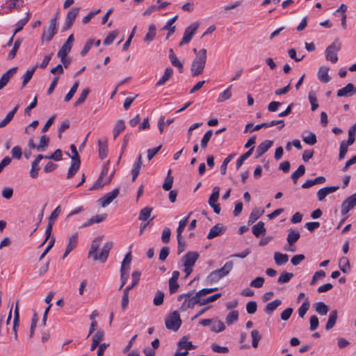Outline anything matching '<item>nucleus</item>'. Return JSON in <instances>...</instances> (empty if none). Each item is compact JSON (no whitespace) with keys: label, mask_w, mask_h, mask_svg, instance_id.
<instances>
[{"label":"nucleus","mask_w":356,"mask_h":356,"mask_svg":"<svg viewBox=\"0 0 356 356\" xmlns=\"http://www.w3.org/2000/svg\"><path fill=\"white\" fill-rule=\"evenodd\" d=\"M102 241V236H98L92 241L90 250L88 252V257L92 258L94 261L99 260V261L104 263L106 261L108 257L109 252L113 247V243L111 241L106 242L104 244L101 250V252L99 254H97V251L99 248Z\"/></svg>","instance_id":"1"},{"label":"nucleus","mask_w":356,"mask_h":356,"mask_svg":"<svg viewBox=\"0 0 356 356\" xmlns=\"http://www.w3.org/2000/svg\"><path fill=\"white\" fill-rule=\"evenodd\" d=\"M207 61V49H202L198 51L197 56L193 59L191 67V73L192 76H197L201 74L205 67Z\"/></svg>","instance_id":"2"},{"label":"nucleus","mask_w":356,"mask_h":356,"mask_svg":"<svg viewBox=\"0 0 356 356\" xmlns=\"http://www.w3.org/2000/svg\"><path fill=\"white\" fill-rule=\"evenodd\" d=\"M234 262L232 261H227L222 268L210 273L207 277L208 281L211 283L217 282L221 278L227 275L232 270Z\"/></svg>","instance_id":"3"},{"label":"nucleus","mask_w":356,"mask_h":356,"mask_svg":"<svg viewBox=\"0 0 356 356\" xmlns=\"http://www.w3.org/2000/svg\"><path fill=\"white\" fill-rule=\"evenodd\" d=\"M140 273L139 271H134L132 273L133 285H129L124 289L121 302L122 310H125L127 309L129 302V293L133 288H134L138 284L140 281Z\"/></svg>","instance_id":"4"},{"label":"nucleus","mask_w":356,"mask_h":356,"mask_svg":"<svg viewBox=\"0 0 356 356\" xmlns=\"http://www.w3.org/2000/svg\"><path fill=\"white\" fill-rule=\"evenodd\" d=\"M199 257V254L196 252H188L183 257L184 271L186 273V277H188L193 271V266Z\"/></svg>","instance_id":"5"},{"label":"nucleus","mask_w":356,"mask_h":356,"mask_svg":"<svg viewBox=\"0 0 356 356\" xmlns=\"http://www.w3.org/2000/svg\"><path fill=\"white\" fill-rule=\"evenodd\" d=\"M165 324L168 330L177 331L181 325V320L178 312L175 311L169 314L165 320Z\"/></svg>","instance_id":"6"},{"label":"nucleus","mask_w":356,"mask_h":356,"mask_svg":"<svg viewBox=\"0 0 356 356\" xmlns=\"http://www.w3.org/2000/svg\"><path fill=\"white\" fill-rule=\"evenodd\" d=\"M341 49V44L338 40H334L330 46L327 47L325 51L327 60L336 63L338 60L337 52Z\"/></svg>","instance_id":"7"},{"label":"nucleus","mask_w":356,"mask_h":356,"mask_svg":"<svg viewBox=\"0 0 356 356\" xmlns=\"http://www.w3.org/2000/svg\"><path fill=\"white\" fill-rule=\"evenodd\" d=\"M58 30V23L56 17L49 21V25L47 29H44L42 34V41L49 42L51 40L56 34Z\"/></svg>","instance_id":"8"},{"label":"nucleus","mask_w":356,"mask_h":356,"mask_svg":"<svg viewBox=\"0 0 356 356\" xmlns=\"http://www.w3.org/2000/svg\"><path fill=\"white\" fill-rule=\"evenodd\" d=\"M108 166L107 165H104L102 168L101 174L95 181V183L92 186V187L89 189L90 191L97 190L104 185L108 184L111 182V178L104 179V177L108 174Z\"/></svg>","instance_id":"9"},{"label":"nucleus","mask_w":356,"mask_h":356,"mask_svg":"<svg viewBox=\"0 0 356 356\" xmlns=\"http://www.w3.org/2000/svg\"><path fill=\"white\" fill-rule=\"evenodd\" d=\"M198 27L199 24L197 22L191 24L190 26L186 27L184 33L183 38L179 43V46L188 44L191 40Z\"/></svg>","instance_id":"10"},{"label":"nucleus","mask_w":356,"mask_h":356,"mask_svg":"<svg viewBox=\"0 0 356 356\" xmlns=\"http://www.w3.org/2000/svg\"><path fill=\"white\" fill-rule=\"evenodd\" d=\"M79 13V8H72L69 10L65 17V24L63 27V31H67L72 26Z\"/></svg>","instance_id":"11"},{"label":"nucleus","mask_w":356,"mask_h":356,"mask_svg":"<svg viewBox=\"0 0 356 356\" xmlns=\"http://www.w3.org/2000/svg\"><path fill=\"white\" fill-rule=\"evenodd\" d=\"M356 205V193L347 197L341 204V214L346 215Z\"/></svg>","instance_id":"12"},{"label":"nucleus","mask_w":356,"mask_h":356,"mask_svg":"<svg viewBox=\"0 0 356 356\" xmlns=\"http://www.w3.org/2000/svg\"><path fill=\"white\" fill-rule=\"evenodd\" d=\"M119 188H115L111 192L105 194L102 197L98 200V202L102 207H106L113 202L119 195Z\"/></svg>","instance_id":"13"},{"label":"nucleus","mask_w":356,"mask_h":356,"mask_svg":"<svg viewBox=\"0 0 356 356\" xmlns=\"http://www.w3.org/2000/svg\"><path fill=\"white\" fill-rule=\"evenodd\" d=\"M193 291L187 293V296L181 305V311L184 312L188 309H192L195 307V305H197L196 294L193 296Z\"/></svg>","instance_id":"14"},{"label":"nucleus","mask_w":356,"mask_h":356,"mask_svg":"<svg viewBox=\"0 0 356 356\" xmlns=\"http://www.w3.org/2000/svg\"><path fill=\"white\" fill-rule=\"evenodd\" d=\"M78 243V234L74 233L68 237V243L66 247V250L63 256V259H65L77 245Z\"/></svg>","instance_id":"15"},{"label":"nucleus","mask_w":356,"mask_h":356,"mask_svg":"<svg viewBox=\"0 0 356 356\" xmlns=\"http://www.w3.org/2000/svg\"><path fill=\"white\" fill-rule=\"evenodd\" d=\"M356 93V88L353 83H348L345 87L337 90V95L339 97H351Z\"/></svg>","instance_id":"16"},{"label":"nucleus","mask_w":356,"mask_h":356,"mask_svg":"<svg viewBox=\"0 0 356 356\" xmlns=\"http://www.w3.org/2000/svg\"><path fill=\"white\" fill-rule=\"evenodd\" d=\"M17 67H13L6 72L0 78V90L4 88L9 82L10 79L17 72Z\"/></svg>","instance_id":"17"},{"label":"nucleus","mask_w":356,"mask_h":356,"mask_svg":"<svg viewBox=\"0 0 356 356\" xmlns=\"http://www.w3.org/2000/svg\"><path fill=\"white\" fill-rule=\"evenodd\" d=\"M339 188V186H328L321 188L317 192L318 200L323 201L327 195L337 191Z\"/></svg>","instance_id":"18"},{"label":"nucleus","mask_w":356,"mask_h":356,"mask_svg":"<svg viewBox=\"0 0 356 356\" xmlns=\"http://www.w3.org/2000/svg\"><path fill=\"white\" fill-rule=\"evenodd\" d=\"M44 159V156L38 154L36 159L31 163V169L30 170V176L32 178H35L38 176V171L40 170L39 163Z\"/></svg>","instance_id":"19"},{"label":"nucleus","mask_w":356,"mask_h":356,"mask_svg":"<svg viewBox=\"0 0 356 356\" xmlns=\"http://www.w3.org/2000/svg\"><path fill=\"white\" fill-rule=\"evenodd\" d=\"M225 231V227L221 224H217L210 229L207 235L208 239H212L220 235Z\"/></svg>","instance_id":"20"},{"label":"nucleus","mask_w":356,"mask_h":356,"mask_svg":"<svg viewBox=\"0 0 356 356\" xmlns=\"http://www.w3.org/2000/svg\"><path fill=\"white\" fill-rule=\"evenodd\" d=\"M179 349H184L186 351L193 350L195 346L193 345L191 341H188L187 337L184 336L179 341L177 344Z\"/></svg>","instance_id":"21"},{"label":"nucleus","mask_w":356,"mask_h":356,"mask_svg":"<svg viewBox=\"0 0 356 356\" xmlns=\"http://www.w3.org/2000/svg\"><path fill=\"white\" fill-rule=\"evenodd\" d=\"M329 67L322 66L319 68L318 72V79L323 83H328L331 78L328 75Z\"/></svg>","instance_id":"22"},{"label":"nucleus","mask_w":356,"mask_h":356,"mask_svg":"<svg viewBox=\"0 0 356 356\" xmlns=\"http://www.w3.org/2000/svg\"><path fill=\"white\" fill-rule=\"evenodd\" d=\"M106 218V214L103 213L100 215H96L88 219L81 227H86L92 225L94 223H99L104 221Z\"/></svg>","instance_id":"23"},{"label":"nucleus","mask_w":356,"mask_h":356,"mask_svg":"<svg viewBox=\"0 0 356 356\" xmlns=\"http://www.w3.org/2000/svg\"><path fill=\"white\" fill-rule=\"evenodd\" d=\"M142 165V155L140 154L137 161L134 164V167L131 170L132 181H134L140 173V170Z\"/></svg>","instance_id":"24"},{"label":"nucleus","mask_w":356,"mask_h":356,"mask_svg":"<svg viewBox=\"0 0 356 356\" xmlns=\"http://www.w3.org/2000/svg\"><path fill=\"white\" fill-rule=\"evenodd\" d=\"M19 325V307H18V302L16 304L15 312H14V320H13V330L15 335V339H17V327Z\"/></svg>","instance_id":"25"},{"label":"nucleus","mask_w":356,"mask_h":356,"mask_svg":"<svg viewBox=\"0 0 356 356\" xmlns=\"http://www.w3.org/2000/svg\"><path fill=\"white\" fill-rule=\"evenodd\" d=\"M338 312L337 310H332L330 314L327 322L325 325V330H330L334 326L337 319Z\"/></svg>","instance_id":"26"},{"label":"nucleus","mask_w":356,"mask_h":356,"mask_svg":"<svg viewBox=\"0 0 356 356\" xmlns=\"http://www.w3.org/2000/svg\"><path fill=\"white\" fill-rule=\"evenodd\" d=\"M264 213V210L261 208H254L252 209L248 219V224L254 223Z\"/></svg>","instance_id":"27"},{"label":"nucleus","mask_w":356,"mask_h":356,"mask_svg":"<svg viewBox=\"0 0 356 356\" xmlns=\"http://www.w3.org/2000/svg\"><path fill=\"white\" fill-rule=\"evenodd\" d=\"M173 70L170 67H168L165 69L163 75L162 77L157 81L156 86H161L164 85L172 76Z\"/></svg>","instance_id":"28"},{"label":"nucleus","mask_w":356,"mask_h":356,"mask_svg":"<svg viewBox=\"0 0 356 356\" xmlns=\"http://www.w3.org/2000/svg\"><path fill=\"white\" fill-rule=\"evenodd\" d=\"M225 329V325L224 323L218 319H212V322L211 324V330L215 332H222Z\"/></svg>","instance_id":"29"},{"label":"nucleus","mask_w":356,"mask_h":356,"mask_svg":"<svg viewBox=\"0 0 356 356\" xmlns=\"http://www.w3.org/2000/svg\"><path fill=\"white\" fill-rule=\"evenodd\" d=\"M252 231L256 237H259L261 234H264L266 232L264 222L259 221L252 227Z\"/></svg>","instance_id":"30"},{"label":"nucleus","mask_w":356,"mask_h":356,"mask_svg":"<svg viewBox=\"0 0 356 356\" xmlns=\"http://www.w3.org/2000/svg\"><path fill=\"white\" fill-rule=\"evenodd\" d=\"M300 234L299 232L293 229H289L286 238L288 243L290 245H293L295 243L298 241V240L300 238Z\"/></svg>","instance_id":"31"},{"label":"nucleus","mask_w":356,"mask_h":356,"mask_svg":"<svg viewBox=\"0 0 356 356\" xmlns=\"http://www.w3.org/2000/svg\"><path fill=\"white\" fill-rule=\"evenodd\" d=\"M174 182V177L171 175V170L168 171L167 175L165 178V181L163 184L162 188L164 191H168L172 188Z\"/></svg>","instance_id":"32"},{"label":"nucleus","mask_w":356,"mask_h":356,"mask_svg":"<svg viewBox=\"0 0 356 356\" xmlns=\"http://www.w3.org/2000/svg\"><path fill=\"white\" fill-rule=\"evenodd\" d=\"M19 108V105H17L11 111H10L6 118L0 122V128L6 127L13 118L15 113Z\"/></svg>","instance_id":"33"},{"label":"nucleus","mask_w":356,"mask_h":356,"mask_svg":"<svg viewBox=\"0 0 356 356\" xmlns=\"http://www.w3.org/2000/svg\"><path fill=\"white\" fill-rule=\"evenodd\" d=\"M220 195V188L218 186H216L213 188L212 193L209 199V206H214V204H218V200L219 198Z\"/></svg>","instance_id":"34"},{"label":"nucleus","mask_w":356,"mask_h":356,"mask_svg":"<svg viewBox=\"0 0 356 356\" xmlns=\"http://www.w3.org/2000/svg\"><path fill=\"white\" fill-rule=\"evenodd\" d=\"M282 301L279 299H276L271 302H269L266 306L264 311L268 314H271L274 310H275L280 305Z\"/></svg>","instance_id":"35"},{"label":"nucleus","mask_w":356,"mask_h":356,"mask_svg":"<svg viewBox=\"0 0 356 356\" xmlns=\"http://www.w3.org/2000/svg\"><path fill=\"white\" fill-rule=\"evenodd\" d=\"M274 260L277 265L281 266L286 264L288 261L289 257L286 254L275 252L274 254Z\"/></svg>","instance_id":"36"},{"label":"nucleus","mask_w":356,"mask_h":356,"mask_svg":"<svg viewBox=\"0 0 356 356\" xmlns=\"http://www.w3.org/2000/svg\"><path fill=\"white\" fill-rule=\"evenodd\" d=\"M354 143H348V139L347 141L343 140L340 144L339 148V159L342 160L345 157L346 154L348 151V147L349 145H353Z\"/></svg>","instance_id":"37"},{"label":"nucleus","mask_w":356,"mask_h":356,"mask_svg":"<svg viewBox=\"0 0 356 356\" xmlns=\"http://www.w3.org/2000/svg\"><path fill=\"white\" fill-rule=\"evenodd\" d=\"M125 129L124 122L122 120H119L117 121L114 128H113V137L115 139L119 134L122 132Z\"/></svg>","instance_id":"38"},{"label":"nucleus","mask_w":356,"mask_h":356,"mask_svg":"<svg viewBox=\"0 0 356 356\" xmlns=\"http://www.w3.org/2000/svg\"><path fill=\"white\" fill-rule=\"evenodd\" d=\"M80 164H81V161H72L71 165L67 172V179L72 178L75 175V173L79 169Z\"/></svg>","instance_id":"39"},{"label":"nucleus","mask_w":356,"mask_h":356,"mask_svg":"<svg viewBox=\"0 0 356 356\" xmlns=\"http://www.w3.org/2000/svg\"><path fill=\"white\" fill-rule=\"evenodd\" d=\"M156 34V26L154 24H152L149 26V29L147 33H146L144 41L145 42H150L152 41Z\"/></svg>","instance_id":"40"},{"label":"nucleus","mask_w":356,"mask_h":356,"mask_svg":"<svg viewBox=\"0 0 356 356\" xmlns=\"http://www.w3.org/2000/svg\"><path fill=\"white\" fill-rule=\"evenodd\" d=\"M37 66L33 67L31 69L27 70L25 74L22 76V88L25 87L29 81L31 79Z\"/></svg>","instance_id":"41"},{"label":"nucleus","mask_w":356,"mask_h":356,"mask_svg":"<svg viewBox=\"0 0 356 356\" xmlns=\"http://www.w3.org/2000/svg\"><path fill=\"white\" fill-rule=\"evenodd\" d=\"M339 266L340 270L343 273H347L348 272H349L350 269V262H349V260L348 259V258L347 257L341 258L339 260Z\"/></svg>","instance_id":"42"},{"label":"nucleus","mask_w":356,"mask_h":356,"mask_svg":"<svg viewBox=\"0 0 356 356\" xmlns=\"http://www.w3.org/2000/svg\"><path fill=\"white\" fill-rule=\"evenodd\" d=\"M315 310L320 315H325L329 311V307L323 302H318L315 304Z\"/></svg>","instance_id":"43"},{"label":"nucleus","mask_w":356,"mask_h":356,"mask_svg":"<svg viewBox=\"0 0 356 356\" xmlns=\"http://www.w3.org/2000/svg\"><path fill=\"white\" fill-rule=\"evenodd\" d=\"M152 208L150 207H146L140 210L138 216V220L145 221L147 220L151 215L152 211Z\"/></svg>","instance_id":"44"},{"label":"nucleus","mask_w":356,"mask_h":356,"mask_svg":"<svg viewBox=\"0 0 356 356\" xmlns=\"http://www.w3.org/2000/svg\"><path fill=\"white\" fill-rule=\"evenodd\" d=\"M254 147L250 148L248 152H246L245 154L241 155L236 161V169H239L241 165H243V162L249 158L253 152Z\"/></svg>","instance_id":"45"},{"label":"nucleus","mask_w":356,"mask_h":356,"mask_svg":"<svg viewBox=\"0 0 356 356\" xmlns=\"http://www.w3.org/2000/svg\"><path fill=\"white\" fill-rule=\"evenodd\" d=\"M30 19V13H27L26 16L20 20H19L16 24V29L14 31V35L22 31L24 28V26L27 24Z\"/></svg>","instance_id":"46"},{"label":"nucleus","mask_w":356,"mask_h":356,"mask_svg":"<svg viewBox=\"0 0 356 356\" xmlns=\"http://www.w3.org/2000/svg\"><path fill=\"white\" fill-rule=\"evenodd\" d=\"M49 143V138L46 136H42L40 139L39 145H37V150L38 152H42L46 147H48Z\"/></svg>","instance_id":"47"},{"label":"nucleus","mask_w":356,"mask_h":356,"mask_svg":"<svg viewBox=\"0 0 356 356\" xmlns=\"http://www.w3.org/2000/svg\"><path fill=\"white\" fill-rule=\"evenodd\" d=\"M305 172V168L303 165H299L297 170H296L292 175H291V179L294 184L297 183V181L299 177H302Z\"/></svg>","instance_id":"48"},{"label":"nucleus","mask_w":356,"mask_h":356,"mask_svg":"<svg viewBox=\"0 0 356 356\" xmlns=\"http://www.w3.org/2000/svg\"><path fill=\"white\" fill-rule=\"evenodd\" d=\"M308 98H309V102L311 104V109L312 111H314L318 107V104L317 102L318 100H317V97L316 96V92L313 90L310 91L309 92Z\"/></svg>","instance_id":"49"},{"label":"nucleus","mask_w":356,"mask_h":356,"mask_svg":"<svg viewBox=\"0 0 356 356\" xmlns=\"http://www.w3.org/2000/svg\"><path fill=\"white\" fill-rule=\"evenodd\" d=\"M99 146V156L100 159H104L106 157L108 153V147L106 143H102L100 140H98Z\"/></svg>","instance_id":"50"},{"label":"nucleus","mask_w":356,"mask_h":356,"mask_svg":"<svg viewBox=\"0 0 356 356\" xmlns=\"http://www.w3.org/2000/svg\"><path fill=\"white\" fill-rule=\"evenodd\" d=\"M252 337V346L253 348H257L258 347L259 341L261 339V335L257 330H253L251 332Z\"/></svg>","instance_id":"51"},{"label":"nucleus","mask_w":356,"mask_h":356,"mask_svg":"<svg viewBox=\"0 0 356 356\" xmlns=\"http://www.w3.org/2000/svg\"><path fill=\"white\" fill-rule=\"evenodd\" d=\"M191 213H190L185 218L182 219L179 222V226L177 229V236H181L182 232L184 230L185 227L186 226L188 218L191 216Z\"/></svg>","instance_id":"52"},{"label":"nucleus","mask_w":356,"mask_h":356,"mask_svg":"<svg viewBox=\"0 0 356 356\" xmlns=\"http://www.w3.org/2000/svg\"><path fill=\"white\" fill-rule=\"evenodd\" d=\"M231 88L232 86L219 94L218 102H223L224 101L229 99L232 97Z\"/></svg>","instance_id":"53"},{"label":"nucleus","mask_w":356,"mask_h":356,"mask_svg":"<svg viewBox=\"0 0 356 356\" xmlns=\"http://www.w3.org/2000/svg\"><path fill=\"white\" fill-rule=\"evenodd\" d=\"M273 142L270 140H266L259 145L257 147V151L265 153L267 152L273 145Z\"/></svg>","instance_id":"54"},{"label":"nucleus","mask_w":356,"mask_h":356,"mask_svg":"<svg viewBox=\"0 0 356 356\" xmlns=\"http://www.w3.org/2000/svg\"><path fill=\"white\" fill-rule=\"evenodd\" d=\"M238 318V311H232L229 313V314L226 317L225 322L228 325L233 324L236 322Z\"/></svg>","instance_id":"55"},{"label":"nucleus","mask_w":356,"mask_h":356,"mask_svg":"<svg viewBox=\"0 0 356 356\" xmlns=\"http://www.w3.org/2000/svg\"><path fill=\"white\" fill-rule=\"evenodd\" d=\"M21 43H22L21 39L18 38L17 40H16V41L14 43V45L13 47V49L10 50V53L8 55V60H12L15 57L17 51L18 49L19 48Z\"/></svg>","instance_id":"56"},{"label":"nucleus","mask_w":356,"mask_h":356,"mask_svg":"<svg viewBox=\"0 0 356 356\" xmlns=\"http://www.w3.org/2000/svg\"><path fill=\"white\" fill-rule=\"evenodd\" d=\"M89 92H90L89 88H86L84 90H83L81 93L80 94L79 98L75 102L74 106H78L81 105V104H83L86 101Z\"/></svg>","instance_id":"57"},{"label":"nucleus","mask_w":356,"mask_h":356,"mask_svg":"<svg viewBox=\"0 0 356 356\" xmlns=\"http://www.w3.org/2000/svg\"><path fill=\"white\" fill-rule=\"evenodd\" d=\"M79 81H75L74 83V84L72 86V88H70V91L68 92V93L65 97V102H67L70 100H71V99L73 97L74 95L76 93V92L77 90V88L79 87Z\"/></svg>","instance_id":"58"},{"label":"nucleus","mask_w":356,"mask_h":356,"mask_svg":"<svg viewBox=\"0 0 356 356\" xmlns=\"http://www.w3.org/2000/svg\"><path fill=\"white\" fill-rule=\"evenodd\" d=\"M293 277V274L292 273L283 272L280 274L277 282L279 284L287 283Z\"/></svg>","instance_id":"59"},{"label":"nucleus","mask_w":356,"mask_h":356,"mask_svg":"<svg viewBox=\"0 0 356 356\" xmlns=\"http://www.w3.org/2000/svg\"><path fill=\"white\" fill-rule=\"evenodd\" d=\"M132 259L131 252H128L125 256L122 262L120 269L129 270V266L130 265Z\"/></svg>","instance_id":"60"},{"label":"nucleus","mask_w":356,"mask_h":356,"mask_svg":"<svg viewBox=\"0 0 356 356\" xmlns=\"http://www.w3.org/2000/svg\"><path fill=\"white\" fill-rule=\"evenodd\" d=\"M302 140L309 145H314L316 143V136L314 133L310 132L308 136H303Z\"/></svg>","instance_id":"61"},{"label":"nucleus","mask_w":356,"mask_h":356,"mask_svg":"<svg viewBox=\"0 0 356 356\" xmlns=\"http://www.w3.org/2000/svg\"><path fill=\"white\" fill-rule=\"evenodd\" d=\"M212 134H213L212 130H209L204 134V135L203 136V137L201 140V143H200V145H201L202 148L204 149L207 147L208 142L209 141L211 137L212 136Z\"/></svg>","instance_id":"62"},{"label":"nucleus","mask_w":356,"mask_h":356,"mask_svg":"<svg viewBox=\"0 0 356 356\" xmlns=\"http://www.w3.org/2000/svg\"><path fill=\"white\" fill-rule=\"evenodd\" d=\"M325 277V273L323 270L316 271L310 282L311 285H315L318 280H321Z\"/></svg>","instance_id":"63"},{"label":"nucleus","mask_w":356,"mask_h":356,"mask_svg":"<svg viewBox=\"0 0 356 356\" xmlns=\"http://www.w3.org/2000/svg\"><path fill=\"white\" fill-rule=\"evenodd\" d=\"M118 35V31H113L111 32L106 36L105 40H104L103 44L104 45H109V44H111V43H113V42L114 41V40L115 39V38L117 37Z\"/></svg>","instance_id":"64"}]
</instances>
